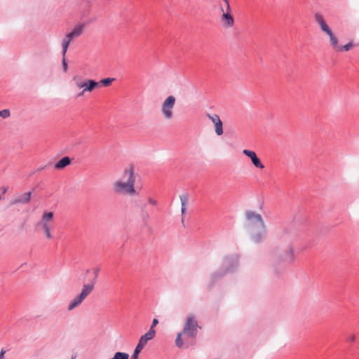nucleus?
Segmentation results:
<instances>
[{"label": "nucleus", "mask_w": 359, "mask_h": 359, "mask_svg": "<svg viewBox=\"0 0 359 359\" xmlns=\"http://www.w3.org/2000/svg\"><path fill=\"white\" fill-rule=\"evenodd\" d=\"M247 228L255 243L262 242L266 235V225L262 215L255 211L247 210L245 214Z\"/></svg>", "instance_id": "obj_1"}, {"label": "nucleus", "mask_w": 359, "mask_h": 359, "mask_svg": "<svg viewBox=\"0 0 359 359\" xmlns=\"http://www.w3.org/2000/svg\"><path fill=\"white\" fill-rule=\"evenodd\" d=\"M199 328L197 320L193 315H189L185 320L184 327L182 332H179L175 339V345L178 348L184 346V340L185 342L189 339H194L198 334Z\"/></svg>", "instance_id": "obj_2"}, {"label": "nucleus", "mask_w": 359, "mask_h": 359, "mask_svg": "<svg viewBox=\"0 0 359 359\" xmlns=\"http://www.w3.org/2000/svg\"><path fill=\"white\" fill-rule=\"evenodd\" d=\"M314 19L315 21L319 25L321 31L325 33L329 36L330 44L334 50H336L337 51H348L353 47V44L351 42H349L347 44L342 46L338 44V39L332 32L330 27L327 25L326 21L325 20L321 13H315Z\"/></svg>", "instance_id": "obj_3"}, {"label": "nucleus", "mask_w": 359, "mask_h": 359, "mask_svg": "<svg viewBox=\"0 0 359 359\" xmlns=\"http://www.w3.org/2000/svg\"><path fill=\"white\" fill-rule=\"evenodd\" d=\"M53 212H46L43 214L40 221L36 224L37 229H42L46 238L51 239L53 235L51 230L53 229Z\"/></svg>", "instance_id": "obj_4"}, {"label": "nucleus", "mask_w": 359, "mask_h": 359, "mask_svg": "<svg viewBox=\"0 0 359 359\" xmlns=\"http://www.w3.org/2000/svg\"><path fill=\"white\" fill-rule=\"evenodd\" d=\"M238 257L236 255L227 256L224 258L223 266L225 270L222 273H215L211 276V279L213 282L219 278H221L225 274L232 272L233 269L238 266Z\"/></svg>", "instance_id": "obj_5"}, {"label": "nucleus", "mask_w": 359, "mask_h": 359, "mask_svg": "<svg viewBox=\"0 0 359 359\" xmlns=\"http://www.w3.org/2000/svg\"><path fill=\"white\" fill-rule=\"evenodd\" d=\"M113 190L114 192L118 195H128L130 196L137 195L135 184L123 180L114 182L113 184Z\"/></svg>", "instance_id": "obj_6"}, {"label": "nucleus", "mask_w": 359, "mask_h": 359, "mask_svg": "<svg viewBox=\"0 0 359 359\" xmlns=\"http://www.w3.org/2000/svg\"><path fill=\"white\" fill-rule=\"evenodd\" d=\"M94 289V283L84 284L81 293L75 297L69 304L67 306L68 311H72L79 306L82 302L88 296Z\"/></svg>", "instance_id": "obj_7"}, {"label": "nucleus", "mask_w": 359, "mask_h": 359, "mask_svg": "<svg viewBox=\"0 0 359 359\" xmlns=\"http://www.w3.org/2000/svg\"><path fill=\"white\" fill-rule=\"evenodd\" d=\"M85 28V24L76 25L72 31L67 34L63 39L62 42V53L65 55L67 51L68 47L72 40L81 36Z\"/></svg>", "instance_id": "obj_8"}, {"label": "nucleus", "mask_w": 359, "mask_h": 359, "mask_svg": "<svg viewBox=\"0 0 359 359\" xmlns=\"http://www.w3.org/2000/svg\"><path fill=\"white\" fill-rule=\"evenodd\" d=\"M73 81L77 88H83V90L79 94V96L83 95L86 92H91L99 86V83L92 79L81 81V78L78 76H74Z\"/></svg>", "instance_id": "obj_9"}, {"label": "nucleus", "mask_w": 359, "mask_h": 359, "mask_svg": "<svg viewBox=\"0 0 359 359\" xmlns=\"http://www.w3.org/2000/svg\"><path fill=\"white\" fill-rule=\"evenodd\" d=\"M176 98L173 95L168 96L162 103L161 111L166 120L173 118V109L175 105Z\"/></svg>", "instance_id": "obj_10"}, {"label": "nucleus", "mask_w": 359, "mask_h": 359, "mask_svg": "<svg viewBox=\"0 0 359 359\" xmlns=\"http://www.w3.org/2000/svg\"><path fill=\"white\" fill-rule=\"evenodd\" d=\"M220 12L222 13L220 21L222 26L225 28L232 27L234 25V18L232 13H224V8L222 6H220Z\"/></svg>", "instance_id": "obj_11"}, {"label": "nucleus", "mask_w": 359, "mask_h": 359, "mask_svg": "<svg viewBox=\"0 0 359 359\" xmlns=\"http://www.w3.org/2000/svg\"><path fill=\"white\" fill-rule=\"evenodd\" d=\"M120 180L135 184V169L133 165H130L123 170Z\"/></svg>", "instance_id": "obj_12"}, {"label": "nucleus", "mask_w": 359, "mask_h": 359, "mask_svg": "<svg viewBox=\"0 0 359 359\" xmlns=\"http://www.w3.org/2000/svg\"><path fill=\"white\" fill-rule=\"evenodd\" d=\"M243 154L246 156L249 157L251 159V161L254 166L257 168L264 169V165L262 163L261 160L257 157L256 153L253 151L244 149L243 151Z\"/></svg>", "instance_id": "obj_13"}, {"label": "nucleus", "mask_w": 359, "mask_h": 359, "mask_svg": "<svg viewBox=\"0 0 359 359\" xmlns=\"http://www.w3.org/2000/svg\"><path fill=\"white\" fill-rule=\"evenodd\" d=\"M32 192L29 191L22 195L18 196L11 201V205H16L19 203H27L29 202Z\"/></svg>", "instance_id": "obj_14"}, {"label": "nucleus", "mask_w": 359, "mask_h": 359, "mask_svg": "<svg viewBox=\"0 0 359 359\" xmlns=\"http://www.w3.org/2000/svg\"><path fill=\"white\" fill-rule=\"evenodd\" d=\"M294 259V250L292 247H289L283 252L280 255V259L281 262L291 263Z\"/></svg>", "instance_id": "obj_15"}, {"label": "nucleus", "mask_w": 359, "mask_h": 359, "mask_svg": "<svg viewBox=\"0 0 359 359\" xmlns=\"http://www.w3.org/2000/svg\"><path fill=\"white\" fill-rule=\"evenodd\" d=\"M155 330L149 328V331L140 337L138 344L144 347L148 341L152 339L155 337Z\"/></svg>", "instance_id": "obj_16"}, {"label": "nucleus", "mask_w": 359, "mask_h": 359, "mask_svg": "<svg viewBox=\"0 0 359 359\" xmlns=\"http://www.w3.org/2000/svg\"><path fill=\"white\" fill-rule=\"evenodd\" d=\"M71 161L72 159L69 157L65 156L62 158L60 160H59V161L55 164L54 168L56 170H62L63 168L69 165L71 163Z\"/></svg>", "instance_id": "obj_17"}, {"label": "nucleus", "mask_w": 359, "mask_h": 359, "mask_svg": "<svg viewBox=\"0 0 359 359\" xmlns=\"http://www.w3.org/2000/svg\"><path fill=\"white\" fill-rule=\"evenodd\" d=\"M180 201H181V212H182V222H184V215L186 212V205L189 201V195L188 194H183L180 196Z\"/></svg>", "instance_id": "obj_18"}, {"label": "nucleus", "mask_w": 359, "mask_h": 359, "mask_svg": "<svg viewBox=\"0 0 359 359\" xmlns=\"http://www.w3.org/2000/svg\"><path fill=\"white\" fill-rule=\"evenodd\" d=\"M149 218L150 215L149 212L147 211L146 205L144 204L141 207V219L144 226H147Z\"/></svg>", "instance_id": "obj_19"}, {"label": "nucleus", "mask_w": 359, "mask_h": 359, "mask_svg": "<svg viewBox=\"0 0 359 359\" xmlns=\"http://www.w3.org/2000/svg\"><path fill=\"white\" fill-rule=\"evenodd\" d=\"M224 6H222V3L221 1L218 2L219 10L220 11V6H222L224 8V13H231V6H230L229 1L224 2Z\"/></svg>", "instance_id": "obj_20"}, {"label": "nucleus", "mask_w": 359, "mask_h": 359, "mask_svg": "<svg viewBox=\"0 0 359 359\" xmlns=\"http://www.w3.org/2000/svg\"><path fill=\"white\" fill-rule=\"evenodd\" d=\"M215 130L217 135L220 136L223 134V123L222 121H219L216 124H215Z\"/></svg>", "instance_id": "obj_21"}, {"label": "nucleus", "mask_w": 359, "mask_h": 359, "mask_svg": "<svg viewBox=\"0 0 359 359\" xmlns=\"http://www.w3.org/2000/svg\"><path fill=\"white\" fill-rule=\"evenodd\" d=\"M143 348L144 346H141L140 344H137L134 350L133 354L132 355L131 359H138V355Z\"/></svg>", "instance_id": "obj_22"}, {"label": "nucleus", "mask_w": 359, "mask_h": 359, "mask_svg": "<svg viewBox=\"0 0 359 359\" xmlns=\"http://www.w3.org/2000/svg\"><path fill=\"white\" fill-rule=\"evenodd\" d=\"M129 355L124 352H116L111 359H128Z\"/></svg>", "instance_id": "obj_23"}, {"label": "nucleus", "mask_w": 359, "mask_h": 359, "mask_svg": "<svg viewBox=\"0 0 359 359\" xmlns=\"http://www.w3.org/2000/svg\"><path fill=\"white\" fill-rule=\"evenodd\" d=\"M114 80H115V79H114V78H106V79H103L100 80V81L98 83H99V84L101 83L104 86H109L111 85L112 81Z\"/></svg>", "instance_id": "obj_24"}, {"label": "nucleus", "mask_w": 359, "mask_h": 359, "mask_svg": "<svg viewBox=\"0 0 359 359\" xmlns=\"http://www.w3.org/2000/svg\"><path fill=\"white\" fill-rule=\"evenodd\" d=\"M208 117L211 120L214 125L216 124V123H217L219 121H221L219 116L217 114H208Z\"/></svg>", "instance_id": "obj_25"}, {"label": "nucleus", "mask_w": 359, "mask_h": 359, "mask_svg": "<svg viewBox=\"0 0 359 359\" xmlns=\"http://www.w3.org/2000/svg\"><path fill=\"white\" fill-rule=\"evenodd\" d=\"M11 115L10 111L8 109H3L0 111V117L4 118H6L9 117Z\"/></svg>", "instance_id": "obj_26"}, {"label": "nucleus", "mask_w": 359, "mask_h": 359, "mask_svg": "<svg viewBox=\"0 0 359 359\" xmlns=\"http://www.w3.org/2000/svg\"><path fill=\"white\" fill-rule=\"evenodd\" d=\"M62 69L65 72H66L68 69V65H67V62L65 59V55H64L63 54H62Z\"/></svg>", "instance_id": "obj_27"}, {"label": "nucleus", "mask_w": 359, "mask_h": 359, "mask_svg": "<svg viewBox=\"0 0 359 359\" xmlns=\"http://www.w3.org/2000/svg\"><path fill=\"white\" fill-rule=\"evenodd\" d=\"M147 201L148 203L150 204L151 205L156 206L158 204L157 201L151 197H149Z\"/></svg>", "instance_id": "obj_28"}, {"label": "nucleus", "mask_w": 359, "mask_h": 359, "mask_svg": "<svg viewBox=\"0 0 359 359\" xmlns=\"http://www.w3.org/2000/svg\"><path fill=\"white\" fill-rule=\"evenodd\" d=\"M99 271H100V269L99 268L94 269V270H93V272H94V279L93 280L91 283H94V284L95 283L96 279H97V278L98 276Z\"/></svg>", "instance_id": "obj_29"}, {"label": "nucleus", "mask_w": 359, "mask_h": 359, "mask_svg": "<svg viewBox=\"0 0 359 359\" xmlns=\"http://www.w3.org/2000/svg\"><path fill=\"white\" fill-rule=\"evenodd\" d=\"M355 340V337L354 334H351L350 336H348V341H350V342H354Z\"/></svg>", "instance_id": "obj_30"}, {"label": "nucleus", "mask_w": 359, "mask_h": 359, "mask_svg": "<svg viewBox=\"0 0 359 359\" xmlns=\"http://www.w3.org/2000/svg\"><path fill=\"white\" fill-rule=\"evenodd\" d=\"M158 321L156 318H154L152 321V325L150 327V328L154 329V327L158 324Z\"/></svg>", "instance_id": "obj_31"}, {"label": "nucleus", "mask_w": 359, "mask_h": 359, "mask_svg": "<svg viewBox=\"0 0 359 359\" xmlns=\"http://www.w3.org/2000/svg\"><path fill=\"white\" fill-rule=\"evenodd\" d=\"M6 351L2 349L0 352V359H4Z\"/></svg>", "instance_id": "obj_32"}, {"label": "nucleus", "mask_w": 359, "mask_h": 359, "mask_svg": "<svg viewBox=\"0 0 359 359\" xmlns=\"http://www.w3.org/2000/svg\"><path fill=\"white\" fill-rule=\"evenodd\" d=\"M92 4V1L91 0H86V6L87 7H90Z\"/></svg>", "instance_id": "obj_33"}, {"label": "nucleus", "mask_w": 359, "mask_h": 359, "mask_svg": "<svg viewBox=\"0 0 359 359\" xmlns=\"http://www.w3.org/2000/svg\"><path fill=\"white\" fill-rule=\"evenodd\" d=\"M44 168H45V167H42V168H39V170H43V169H44Z\"/></svg>", "instance_id": "obj_34"}, {"label": "nucleus", "mask_w": 359, "mask_h": 359, "mask_svg": "<svg viewBox=\"0 0 359 359\" xmlns=\"http://www.w3.org/2000/svg\"><path fill=\"white\" fill-rule=\"evenodd\" d=\"M222 3V6H224V3L222 1H220Z\"/></svg>", "instance_id": "obj_35"}]
</instances>
